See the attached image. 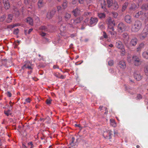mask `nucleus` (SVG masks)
I'll list each match as a JSON object with an SVG mask.
<instances>
[{
  "mask_svg": "<svg viewBox=\"0 0 148 148\" xmlns=\"http://www.w3.org/2000/svg\"><path fill=\"white\" fill-rule=\"evenodd\" d=\"M126 67V65L124 61L121 62V69H125Z\"/></svg>",
  "mask_w": 148,
  "mask_h": 148,
  "instance_id": "cd10ccee",
  "label": "nucleus"
},
{
  "mask_svg": "<svg viewBox=\"0 0 148 148\" xmlns=\"http://www.w3.org/2000/svg\"><path fill=\"white\" fill-rule=\"evenodd\" d=\"M107 2L108 4V6L109 7H110L112 5V0H107Z\"/></svg>",
  "mask_w": 148,
  "mask_h": 148,
  "instance_id": "bb28decb",
  "label": "nucleus"
},
{
  "mask_svg": "<svg viewBox=\"0 0 148 148\" xmlns=\"http://www.w3.org/2000/svg\"><path fill=\"white\" fill-rule=\"evenodd\" d=\"M106 22L108 25V30L111 29L112 31H113L114 30V27L115 25V24L112 18L109 17L107 19Z\"/></svg>",
  "mask_w": 148,
  "mask_h": 148,
  "instance_id": "f03ea898",
  "label": "nucleus"
},
{
  "mask_svg": "<svg viewBox=\"0 0 148 148\" xmlns=\"http://www.w3.org/2000/svg\"><path fill=\"white\" fill-rule=\"evenodd\" d=\"M75 140V138L74 137H72L71 140V144L73 143V142H74Z\"/></svg>",
  "mask_w": 148,
  "mask_h": 148,
  "instance_id": "bf43d9fd",
  "label": "nucleus"
},
{
  "mask_svg": "<svg viewBox=\"0 0 148 148\" xmlns=\"http://www.w3.org/2000/svg\"><path fill=\"white\" fill-rule=\"evenodd\" d=\"M71 17V14L67 12L65 13L64 15V17L66 21L69 20Z\"/></svg>",
  "mask_w": 148,
  "mask_h": 148,
  "instance_id": "aec40b11",
  "label": "nucleus"
},
{
  "mask_svg": "<svg viewBox=\"0 0 148 148\" xmlns=\"http://www.w3.org/2000/svg\"><path fill=\"white\" fill-rule=\"evenodd\" d=\"M98 21V19L95 17H91L89 22L90 25H96Z\"/></svg>",
  "mask_w": 148,
  "mask_h": 148,
  "instance_id": "9d476101",
  "label": "nucleus"
},
{
  "mask_svg": "<svg viewBox=\"0 0 148 148\" xmlns=\"http://www.w3.org/2000/svg\"><path fill=\"white\" fill-rule=\"evenodd\" d=\"M127 27L124 24L121 23V30L123 31H124L126 29Z\"/></svg>",
  "mask_w": 148,
  "mask_h": 148,
  "instance_id": "2f4dec72",
  "label": "nucleus"
},
{
  "mask_svg": "<svg viewBox=\"0 0 148 148\" xmlns=\"http://www.w3.org/2000/svg\"><path fill=\"white\" fill-rule=\"evenodd\" d=\"M128 3H125L123 5L122 7V11H123L124 10H125L126 8L128 6Z\"/></svg>",
  "mask_w": 148,
  "mask_h": 148,
  "instance_id": "c756f323",
  "label": "nucleus"
},
{
  "mask_svg": "<svg viewBox=\"0 0 148 148\" xmlns=\"http://www.w3.org/2000/svg\"><path fill=\"white\" fill-rule=\"evenodd\" d=\"M31 100V99L28 97L25 99V102L24 103V104H25L27 103H29L30 102Z\"/></svg>",
  "mask_w": 148,
  "mask_h": 148,
  "instance_id": "4c0bfd02",
  "label": "nucleus"
},
{
  "mask_svg": "<svg viewBox=\"0 0 148 148\" xmlns=\"http://www.w3.org/2000/svg\"><path fill=\"white\" fill-rule=\"evenodd\" d=\"M8 27L9 28H12L14 27L13 25H10L8 26Z\"/></svg>",
  "mask_w": 148,
  "mask_h": 148,
  "instance_id": "680f3d73",
  "label": "nucleus"
},
{
  "mask_svg": "<svg viewBox=\"0 0 148 148\" xmlns=\"http://www.w3.org/2000/svg\"><path fill=\"white\" fill-rule=\"evenodd\" d=\"M137 43V39L136 38H133L131 40L130 44L132 46H135Z\"/></svg>",
  "mask_w": 148,
  "mask_h": 148,
  "instance_id": "dca6fc26",
  "label": "nucleus"
},
{
  "mask_svg": "<svg viewBox=\"0 0 148 148\" xmlns=\"http://www.w3.org/2000/svg\"><path fill=\"white\" fill-rule=\"evenodd\" d=\"M108 31L110 33L112 36L114 37L115 36V34H116V33L114 31V30L113 31H112L111 29H109L108 30Z\"/></svg>",
  "mask_w": 148,
  "mask_h": 148,
  "instance_id": "c85d7f7f",
  "label": "nucleus"
},
{
  "mask_svg": "<svg viewBox=\"0 0 148 148\" xmlns=\"http://www.w3.org/2000/svg\"><path fill=\"white\" fill-rule=\"evenodd\" d=\"M112 134V132L110 130L106 129L103 130V136L105 138L110 139L111 138V136Z\"/></svg>",
  "mask_w": 148,
  "mask_h": 148,
  "instance_id": "39448f33",
  "label": "nucleus"
},
{
  "mask_svg": "<svg viewBox=\"0 0 148 148\" xmlns=\"http://www.w3.org/2000/svg\"><path fill=\"white\" fill-rule=\"evenodd\" d=\"M113 61L112 60H111L108 61V64L110 66H112L113 64Z\"/></svg>",
  "mask_w": 148,
  "mask_h": 148,
  "instance_id": "37998d69",
  "label": "nucleus"
},
{
  "mask_svg": "<svg viewBox=\"0 0 148 148\" xmlns=\"http://www.w3.org/2000/svg\"><path fill=\"white\" fill-rule=\"evenodd\" d=\"M148 34V30L146 28H145L141 33H140L138 35L139 38L141 40H143L147 37Z\"/></svg>",
  "mask_w": 148,
  "mask_h": 148,
  "instance_id": "20e7f679",
  "label": "nucleus"
},
{
  "mask_svg": "<svg viewBox=\"0 0 148 148\" xmlns=\"http://www.w3.org/2000/svg\"><path fill=\"white\" fill-rule=\"evenodd\" d=\"M6 16L5 15H3L0 17V22H3L6 18Z\"/></svg>",
  "mask_w": 148,
  "mask_h": 148,
  "instance_id": "f704fd0d",
  "label": "nucleus"
},
{
  "mask_svg": "<svg viewBox=\"0 0 148 148\" xmlns=\"http://www.w3.org/2000/svg\"><path fill=\"white\" fill-rule=\"evenodd\" d=\"M83 20V18L82 17L77 18L73 20V24L74 25H75L77 24L80 23Z\"/></svg>",
  "mask_w": 148,
  "mask_h": 148,
  "instance_id": "f8f14e48",
  "label": "nucleus"
},
{
  "mask_svg": "<svg viewBox=\"0 0 148 148\" xmlns=\"http://www.w3.org/2000/svg\"><path fill=\"white\" fill-rule=\"evenodd\" d=\"M116 46L119 49H120V45L119 42H117L116 43Z\"/></svg>",
  "mask_w": 148,
  "mask_h": 148,
  "instance_id": "09e8293b",
  "label": "nucleus"
},
{
  "mask_svg": "<svg viewBox=\"0 0 148 148\" xmlns=\"http://www.w3.org/2000/svg\"><path fill=\"white\" fill-rule=\"evenodd\" d=\"M86 1L87 4L90 3L92 2L91 0H86Z\"/></svg>",
  "mask_w": 148,
  "mask_h": 148,
  "instance_id": "e2e57ef3",
  "label": "nucleus"
},
{
  "mask_svg": "<svg viewBox=\"0 0 148 148\" xmlns=\"http://www.w3.org/2000/svg\"><path fill=\"white\" fill-rule=\"evenodd\" d=\"M144 72L146 76H148V65L145 66Z\"/></svg>",
  "mask_w": 148,
  "mask_h": 148,
  "instance_id": "7c9ffc66",
  "label": "nucleus"
},
{
  "mask_svg": "<svg viewBox=\"0 0 148 148\" xmlns=\"http://www.w3.org/2000/svg\"><path fill=\"white\" fill-rule=\"evenodd\" d=\"M4 114L6 115L7 116H8L10 114V113H9L8 112H7L6 111H4Z\"/></svg>",
  "mask_w": 148,
  "mask_h": 148,
  "instance_id": "864d4df0",
  "label": "nucleus"
},
{
  "mask_svg": "<svg viewBox=\"0 0 148 148\" xmlns=\"http://www.w3.org/2000/svg\"><path fill=\"white\" fill-rule=\"evenodd\" d=\"M60 74H59V73H55L54 74V75L56 76V77L59 78V77Z\"/></svg>",
  "mask_w": 148,
  "mask_h": 148,
  "instance_id": "4d7b16f0",
  "label": "nucleus"
},
{
  "mask_svg": "<svg viewBox=\"0 0 148 148\" xmlns=\"http://www.w3.org/2000/svg\"><path fill=\"white\" fill-rule=\"evenodd\" d=\"M53 68L54 69H59V67L57 65H54L53 66Z\"/></svg>",
  "mask_w": 148,
  "mask_h": 148,
  "instance_id": "338daca9",
  "label": "nucleus"
},
{
  "mask_svg": "<svg viewBox=\"0 0 148 148\" xmlns=\"http://www.w3.org/2000/svg\"><path fill=\"white\" fill-rule=\"evenodd\" d=\"M31 66L32 64L31 63L27 61L25 62V64L22 66L21 69L23 70L26 69H32Z\"/></svg>",
  "mask_w": 148,
  "mask_h": 148,
  "instance_id": "1a4fd4ad",
  "label": "nucleus"
},
{
  "mask_svg": "<svg viewBox=\"0 0 148 148\" xmlns=\"http://www.w3.org/2000/svg\"><path fill=\"white\" fill-rule=\"evenodd\" d=\"M142 55L143 58L148 59V50L143 51V52Z\"/></svg>",
  "mask_w": 148,
  "mask_h": 148,
  "instance_id": "412c9836",
  "label": "nucleus"
},
{
  "mask_svg": "<svg viewBox=\"0 0 148 148\" xmlns=\"http://www.w3.org/2000/svg\"><path fill=\"white\" fill-rule=\"evenodd\" d=\"M99 28L101 29H103L104 28V24L103 23H99Z\"/></svg>",
  "mask_w": 148,
  "mask_h": 148,
  "instance_id": "c9c22d12",
  "label": "nucleus"
},
{
  "mask_svg": "<svg viewBox=\"0 0 148 148\" xmlns=\"http://www.w3.org/2000/svg\"><path fill=\"white\" fill-rule=\"evenodd\" d=\"M132 60L134 65L135 66H138L140 65L142 63L140 58L136 55L132 56Z\"/></svg>",
  "mask_w": 148,
  "mask_h": 148,
  "instance_id": "7ed1b4c3",
  "label": "nucleus"
},
{
  "mask_svg": "<svg viewBox=\"0 0 148 148\" xmlns=\"http://www.w3.org/2000/svg\"><path fill=\"white\" fill-rule=\"evenodd\" d=\"M80 9L78 8H77L74 10L72 12L73 15L76 17L78 16L80 13Z\"/></svg>",
  "mask_w": 148,
  "mask_h": 148,
  "instance_id": "9b49d317",
  "label": "nucleus"
},
{
  "mask_svg": "<svg viewBox=\"0 0 148 148\" xmlns=\"http://www.w3.org/2000/svg\"><path fill=\"white\" fill-rule=\"evenodd\" d=\"M62 6L64 9H65L67 6V2L66 0L64 1L62 4Z\"/></svg>",
  "mask_w": 148,
  "mask_h": 148,
  "instance_id": "72a5a7b5",
  "label": "nucleus"
},
{
  "mask_svg": "<svg viewBox=\"0 0 148 148\" xmlns=\"http://www.w3.org/2000/svg\"><path fill=\"white\" fill-rule=\"evenodd\" d=\"M121 39L126 45H127L129 39V37L127 33H124L122 34Z\"/></svg>",
  "mask_w": 148,
  "mask_h": 148,
  "instance_id": "423d86ee",
  "label": "nucleus"
},
{
  "mask_svg": "<svg viewBox=\"0 0 148 148\" xmlns=\"http://www.w3.org/2000/svg\"><path fill=\"white\" fill-rule=\"evenodd\" d=\"M142 26V23L139 21H135L134 24L132 26L131 30L132 32H137L140 29Z\"/></svg>",
  "mask_w": 148,
  "mask_h": 148,
  "instance_id": "f257e3e1",
  "label": "nucleus"
},
{
  "mask_svg": "<svg viewBox=\"0 0 148 148\" xmlns=\"http://www.w3.org/2000/svg\"><path fill=\"white\" fill-rule=\"evenodd\" d=\"M91 13L89 12H85L84 13V15L85 16H90L91 15Z\"/></svg>",
  "mask_w": 148,
  "mask_h": 148,
  "instance_id": "58836bf2",
  "label": "nucleus"
},
{
  "mask_svg": "<svg viewBox=\"0 0 148 148\" xmlns=\"http://www.w3.org/2000/svg\"><path fill=\"white\" fill-rule=\"evenodd\" d=\"M59 78L63 79L65 78V77L64 76H63L62 75H60L59 77Z\"/></svg>",
  "mask_w": 148,
  "mask_h": 148,
  "instance_id": "0e129e2a",
  "label": "nucleus"
},
{
  "mask_svg": "<svg viewBox=\"0 0 148 148\" xmlns=\"http://www.w3.org/2000/svg\"><path fill=\"white\" fill-rule=\"evenodd\" d=\"M3 2L5 8L6 10L9 9L10 6L8 0H3Z\"/></svg>",
  "mask_w": 148,
  "mask_h": 148,
  "instance_id": "ddd939ff",
  "label": "nucleus"
},
{
  "mask_svg": "<svg viewBox=\"0 0 148 148\" xmlns=\"http://www.w3.org/2000/svg\"><path fill=\"white\" fill-rule=\"evenodd\" d=\"M14 13L16 15V16H18L19 15V12L18 9L16 8L14 10Z\"/></svg>",
  "mask_w": 148,
  "mask_h": 148,
  "instance_id": "e433bc0d",
  "label": "nucleus"
},
{
  "mask_svg": "<svg viewBox=\"0 0 148 148\" xmlns=\"http://www.w3.org/2000/svg\"><path fill=\"white\" fill-rule=\"evenodd\" d=\"M134 78L137 81H140L142 78V76L137 71L134 72Z\"/></svg>",
  "mask_w": 148,
  "mask_h": 148,
  "instance_id": "6e6552de",
  "label": "nucleus"
},
{
  "mask_svg": "<svg viewBox=\"0 0 148 148\" xmlns=\"http://www.w3.org/2000/svg\"><path fill=\"white\" fill-rule=\"evenodd\" d=\"M110 124L113 127H115L116 126V123L115 120L113 119H111L110 120Z\"/></svg>",
  "mask_w": 148,
  "mask_h": 148,
  "instance_id": "4be33fe9",
  "label": "nucleus"
},
{
  "mask_svg": "<svg viewBox=\"0 0 148 148\" xmlns=\"http://www.w3.org/2000/svg\"><path fill=\"white\" fill-rule=\"evenodd\" d=\"M56 12V10L54 9L48 12L47 14V18L49 19L51 18L55 14Z\"/></svg>",
  "mask_w": 148,
  "mask_h": 148,
  "instance_id": "0eeeda50",
  "label": "nucleus"
},
{
  "mask_svg": "<svg viewBox=\"0 0 148 148\" xmlns=\"http://www.w3.org/2000/svg\"><path fill=\"white\" fill-rule=\"evenodd\" d=\"M19 29H15L14 30V33L15 34H17L19 32Z\"/></svg>",
  "mask_w": 148,
  "mask_h": 148,
  "instance_id": "79ce46f5",
  "label": "nucleus"
},
{
  "mask_svg": "<svg viewBox=\"0 0 148 148\" xmlns=\"http://www.w3.org/2000/svg\"><path fill=\"white\" fill-rule=\"evenodd\" d=\"M113 8L114 10H116L119 7V5H118L116 1L114 2L113 3Z\"/></svg>",
  "mask_w": 148,
  "mask_h": 148,
  "instance_id": "a878e982",
  "label": "nucleus"
},
{
  "mask_svg": "<svg viewBox=\"0 0 148 148\" xmlns=\"http://www.w3.org/2000/svg\"><path fill=\"white\" fill-rule=\"evenodd\" d=\"M112 13L113 16L115 18H116L118 15V14L116 12H112Z\"/></svg>",
  "mask_w": 148,
  "mask_h": 148,
  "instance_id": "a19ab883",
  "label": "nucleus"
},
{
  "mask_svg": "<svg viewBox=\"0 0 148 148\" xmlns=\"http://www.w3.org/2000/svg\"><path fill=\"white\" fill-rule=\"evenodd\" d=\"M27 22L31 25L33 24V21L32 19L30 17L27 18L26 19Z\"/></svg>",
  "mask_w": 148,
  "mask_h": 148,
  "instance_id": "b1692460",
  "label": "nucleus"
},
{
  "mask_svg": "<svg viewBox=\"0 0 148 148\" xmlns=\"http://www.w3.org/2000/svg\"><path fill=\"white\" fill-rule=\"evenodd\" d=\"M46 103L48 104H50L51 103V101L49 99H47V100L46 101Z\"/></svg>",
  "mask_w": 148,
  "mask_h": 148,
  "instance_id": "3c124183",
  "label": "nucleus"
},
{
  "mask_svg": "<svg viewBox=\"0 0 148 148\" xmlns=\"http://www.w3.org/2000/svg\"><path fill=\"white\" fill-rule=\"evenodd\" d=\"M28 147H29V148H33L34 146L32 142L29 143H28Z\"/></svg>",
  "mask_w": 148,
  "mask_h": 148,
  "instance_id": "ea45409f",
  "label": "nucleus"
},
{
  "mask_svg": "<svg viewBox=\"0 0 148 148\" xmlns=\"http://www.w3.org/2000/svg\"><path fill=\"white\" fill-rule=\"evenodd\" d=\"M84 1V0H79V2L80 4H83Z\"/></svg>",
  "mask_w": 148,
  "mask_h": 148,
  "instance_id": "6e6d98bb",
  "label": "nucleus"
},
{
  "mask_svg": "<svg viewBox=\"0 0 148 148\" xmlns=\"http://www.w3.org/2000/svg\"><path fill=\"white\" fill-rule=\"evenodd\" d=\"M78 0H73L72 3L73 4H75L76 3Z\"/></svg>",
  "mask_w": 148,
  "mask_h": 148,
  "instance_id": "5fc2aeb1",
  "label": "nucleus"
},
{
  "mask_svg": "<svg viewBox=\"0 0 148 148\" xmlns=\"http://www.w3.org/2000/svg\"><path fill=\"white\" fill-rule=\"evenodd\" d=\"M6 94L9 97H11L12 96L11 93L9 91H8L7 92Z\"/></svg>",
  "mask_w": 148,
  "mask_h": 148,
  "instance_id": "de8ad7c7",
  "label": "nucleus"
},
{
  "mask_svg": "<svg viewBox=\"0 0 148 148\" xmlns=\"http://www.w3.org/2000/svg\"><path fill=\"white\" fill-rule=\"evenodd\" d=\"M40 35L42 37H44L47 36V34L46 33L42 32L40 33Z\"/></svg>",
  "mask_w": 148,
  "mask_h": 148,
  "instance_id": "c03bdc74",
  "label": "nucleus"
},
{
  "mask_svg": "<svg viewBox=\"0 0 148 148\" xmlns=\"http://www.w3.org/2000/svg\"><path fill=\"white\" fill-rule=\"evenodd\" d=\"M32 30H33V29L32 28H31V29H29V30L28 32V34H29L30 33V32H32Z\"/></svg>",
  "mask_w": 148,
  "mask_h": 148,
  "instance_id": "69168bd1",
  "label": "nucleus"
},
{
  "mask_svg": "<svg viewBox=\"0 0 148 148\" xmlns=\"http://www.w3.org/2000/svg\"><path fill=\"white\" fill-rule=\"evenodd\" d=\"M39 29L45 32H49L50 31L49 26H42L40 27Z\"/></svg>",
  "mask_w": 148,
  "mask_h": 148,
  "instance_id": "4468645a",
  "label": "nucleus"
},
{
  "mask_svg": "<svg viewBox=\"0 0 148 148\" xmlns=\"http://www.w3.org/2000/svg\"><path fill=\"white\" fill-rule=\"evenodd\" d=\"M57 9L58 11L60 10L61 9V7L60 6H58L57 7Z\"/></svg>",
  "mask_w": 148,
  "mask_h": 148,
  "instance_id": "052dcab7",
  "label": "nucleus"
},
{
  "mask_svg": "<svg viewBox=\"0 0 148 148\" xmlns=\"http://www.w3.org/2000/svg\"><path fill=\"white\" fill-rule=\"evenodd\" d=\"M97 16L101 19L104 18L106 16V14L104 13H98Z\"/></svg>",
  "mask_w": 148,
  "mask_h": 148,
  "instance_id": "a211bd4d",
  "label": "nucleus"
},
{
  "mask_svg": "<svg viewBox=\"0 0 148 148\" xmlns=\"http://www.w3.org/2000/svg\"><path fill=\"white\" fill-rule=\"evenodd\" d=\"M142 97L140 94H138L136 98L137 99H142Z\"/></svg>",
  "mask_w": 148,
  "mask_h": 148,
  "instance_id": "49530a36",
  "label": "nucleus"
},
{
  "mask_svg": "<svg viewBox=\"0 0 148 148\" xmlns=\"http://www.w3.org/2000/svg\"><path fill=\"white\" fill-rule=\"evenodd\" d=\"M30 0H24L25 3L26 4H28L30 2Z\"/></svg>",
  "mask_w": 148,
  "mask_h": 148,
  "instance_id": "603ef678",
  "label": "nucleus"
},
{
  "mask_svg": "<svg viewBox=\"0 0 148 148\" xmlns=\"http://www.w3.org/2000/svg\"><path fill=\"white\" fill-rule=\"evenodd\" d=\"M142 9H145V10H148V4H144L141 7Z\"/></svg>",
  "mask_w": 148,
  "mask_h": 148,
  "instance_id": "473e14b6",
  "label": "nucleus"
},
{
  "mask_svg": "<svg viewBox=\"0 0 148 148\" xmlns=\"http://www.w3.org/2000/svg\"><path fill=\"white\" fill-rule=\"evenodd\" d=\"M144 45L143 43H142L140 44L136 49V51L138 52H140L142 48H143Z\"/></svg>",
  "mask_w": 148,
  "mask_h": 148,
  "instance_id": "f3484780",
  "label": "nucleus"
},
{
  "mask_svg": "<svg viewBox=\"0 0 148 148\" xmlns=\"http://www.w3.org/2000/svg\"><path fill=\"white\" fill-rule=\"evenodd\" d=\"M43 0H38V5L39 8H41L43 6Z\"/></svg>",
  "mask_w": 148,
  "mask_h": 148,
  "instance_id": "393cba45",
  "label": "nucleus"
},
{
  "mask_svg": "<svg viewBox=\"0 0 148 148\" xmlns=\"http://www.w3.org/2000/svg\"><path fill=\"white\" fill-rule=\"evenodd\" d=\"M13 15L11 14H9L6 19V22L8 23L11 22L12 20Z\"/></svg>",
  "mask_w": 148,
  "mask_h": 148,
  "instance_id": "6ab92c4d",
  "label": "nucleus"
},
{
  "mask_svg": "<svg viewBox=\"0 0 148 148\" xmlns=\"http://www.w3.org/2000/svg\"><path fill=\"white\" fill-rule=\"evenodd\" d=\"M103 36L104 38H108V36L105 32H103Z\"/></svg>",
  "mask_w": 148,
  "mask_h": 148,
  "instance_id": "8fccbe9b",
  "label": "nucleus"
},
{
  "mask_svg": "<svg viewBox=\"0 0 148 148\" xmlns=\"http://www.w3.org/2000/svg\"><path fill=\"white\" fill-rule=\"evenodd\" d=\"M22 147H23V148H27L26 146L23 144H22Z\"/></svg>",
  "mask_w": 148,
  "mask_h": 148,
  "instance_id": "774afa93",
  "label": "nucleus"
},
{
  "mask_svg": "<svg viewBox=\"0 0 148 148\" xmlns=\"http://www.w3.org/2000/svg\"><path fill=\"white\" fill-rule=\"evenodd\" d=\"M125 50L123 45L121 44V56L125 55Z\"/></svg>",
  "mask_w": 148,
  "mask_h": 148,
  "instance_id": "5701e85b",
  "label": "nucleus"
},
{
  "mask_svg": "<svg viewBox=\"0 0 148 148\" xmlns=\"http://www.w3.org/2000/svg\"><path fill=\"white\" fill-rule=\"evenodd\" d=\"M125 20L126 22L128 23H131L132 19L130 16L129 15H126L125 17Z\"/></svg>",
  "mask_w": 148,
  "mask_h": 148,
  "instance_id": "2eb2a0df",
  "label": "nucleus"
},
{
  "mask_svg": "<svg viewBox=\"0 0 148 148\" xmlns=\"http://www.w3.org/2000/svg\"><path fill=\"white\" fill-rule=\"evenodd\" d=\"M142 14V11H139V12H138L136 15H135V17H138L139 16V15H140V14Z\"/></svg>",
  "mask_w": 148,
  "mask_h": 148,
  "instance_id": "a18cd8bd",
  "label": "nucleus"
},
{
  "mask_svg": "<svg viewBox=\"0 0 148 148\" xmlns=\"http://www.w3.org/2000/svg\"><path fill=\"white\" fill-rule=\"evenodd\" d=\"M104 108L105 109V114H108V110L107 109V108L106 107H105Z\"/></svg>",
  "mask_w": 148,
  "mask_h": 148,
  "instance_id": "13d9d810",
  "label": "nucleus"
}]
</instances>
